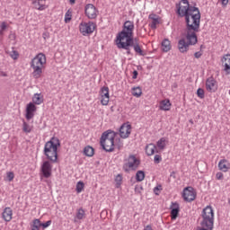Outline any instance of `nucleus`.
Listing matches in <instances>:
<instances>
[{
	"mask_svg": "<svg viewBox=\"0 0 230 230\" xmlns=\"http://www.w3.org/2000/svg\"><path fill=\"white\" fill-rule=\"evenodd\" d=\"M177 13L185 19V38L178 40L180 53H188L190 46H195L199 42L197 33L200 31V10L195 5L190 4L188 0H181L177 5Z\"/></svg>",
	"mask_w": 230,
	"mask_h": 230,
	"instance_id": "f257e3e1",
	"label": "nucleus"
},
{
	"mask_svg": "<svg viewBox=\"0 0 230 230\" xmlns=\"http://www.w3.org/2000/svg\"><path fill=\"white\" fill-rule=\"evenodd\" d=\"M58 146H60V140L57 137H52L44 146L43 154L53 164L58 163Z\"/></svg>",
	"mask_w": 230,
	"mask_h": 230,
	"instance_id": "f03ea898",
	"label": "nucleus"
},
{
	"mask_svg": "<svg viewBox=\"0 0 230 230\" xmlns=\"http://www.w3.org/2000/svg\"><path fill=\"white\" fill-rule=\"evenodd\" d=\"M46 55L43 53H39L31 61L30 66L32 69V78L34 80H39L42 76L44 69H46Z\"/></svg>",
	"mask_w": 230,
	"mask_h": 230,
	"instance_id": "7ed1b4c3",
	"label": "nucleus"
},
{
	"mask_svg": "<svg viewBox=\"0 0 230 230\" xmlns=\"http://www.w3.org/2000/svg\"><path fill=\"white\" fill-rule=\"evenodd\" d=\"M199 226L201 227L215 228V210L210 205L202 209L200 214Z\"/></svg>",
	"mask_w": 230,
	"mask_h": 230,
	"instance_id": "20e7f679",
	"label": "nucleus"
},
{
	"mask_svg": "<svg viewBox=\"0 0 230 230\" xmlns=\"http://www.w3.org/2000/svg\"><path fill=\"white\" fill-rule=\"evenodd\" d=\"M114 139H116V133L114 131L108 130L102 133L100 145L105 152H114L116 148Z\"/></svg>",
	"mask_w": 230,
	"mask_h": 230,
	"instance_id": "39448f33",
	"label": "nucleus"
},
{
	"mask_svg": "<svg viewBox=\"0 0 230 230\" xmlns=\"http://www.w3.org/2000/svg\"><path fill=\"white\" fill-rule=\"evenodd\" d=\"M134 40V22L126 21L122 31L118 33L116 40Z\"/></svg>",
	"mask_w": 230,
	"mask_h": 230,
	"instance_id": "423d86ee",
	"label": "nucleus"
},
{
	"mask_svg": "<svg viewBox=\"0 0 230 230\" xmlns=\"http://www.w3.org/2000/svg\"><path fill=\"white\" fill-rule=\"evenodd\" d=\"M94 30H96V23L93 22H81L79 24V31L84 35V37H87V35L94 33Z\"/></svg>",
	"mask_w": 230,
	"mask_h": 230,
	"instance_id": "0eeeda50",
	"label": "nucleus"
},
{
	"mask_svg": "<svg viewBox=\"0 0 230 230\" xmlns=\"http://www.w3.org/2000/svg\"><path fill=\"white\" fill-rule=\"evenodd\" d=\"M141 164L139 159L136 158V155H130L128 158V163L124 164L123 170L124 172H130V170L136 171Z\"/></svg>",
	"mask_w": 230,
	"mask_h": 230,
	"instance_id": "6e6552de",
	"label": "nucleus"
},
{
	"mask_svg": "<svg viewBox=\"0 0 230 230\" xmlns=\"http://www.w3.org/2000/svg\"><path fill=\"white\" fill-rule=\"evenodd\" d=\"M117 48L119 49H126L127 55H131L130 48L134 46V40H116Z\"/></svg>",
	"mask_w": 230,
	"mask_h": 230,
	"instance_id": "1a4fd4ad",
	"label": "nucleus"
},
{
	"mask_svg": "<svg viewBox=\"0 0 230 230\" xmlns=\"http://www.w3.org/2000/svg\"><path fill=\"white\" fill-rule=\"evenodd\" d=\"M182 198L185 202H193L197 199V192L193 187H186L183 189Z\"/></svg>",
	"mask_w": 230,
	"mask_h": 230,
	"instance_id": "9d476101",
	"label": "nucleus"
},
{
	"mask_svg": "<svg viewBox=\"0 0 230 230\" xmlns=\"http://www.w3.org/2000/svg\"><path fill=\"white\" fill-rule=\"evenodd\" d=\"M98 8H96V6H94V4H88L85 5L84 7V14L88 19H96V17H98Z\"/></svg>",
	"mask_w": 230,
	"mask_h": 230,
	"instance_id": "9b49d317",
	"label": "nucleus"
},
{
	"mask_svg": "<svg viewBox=\"0 0 230 230\" xmlns=\"http://www.w3.org/2000/svg\"><path fill=\"white\" fill-rule=\"evenodd\" d=\"M205 87L208 93H217L218 90V82H217V79L211 75L207 78Z\"/></svg>",
	"mask_w": 230,
	"mask_h": 230,
	"instance_id": "f8f14e48",
	"label": "nucleus"
},
{
	"mask_svg": "<svg viewBox=\"0 0 230 230\" xmlns=\"http://www.w3.org/2000/svg\"><path fill=\"white\" fill-rule=\"evenodd\" d=\"M53 171V165L51 161L47 160L41 164V173L45 179H49Z\"/></svg>",
	"mask_w": 230,
	"mask_h": 230,
	"instance_id": "ddd939ff",
	"label": "nucleus"
},
{
	"mask_svg": "<svg viewBox=\"0 0 230 230\" xmlns=\"http://www.w3.org/2000/svg\"><path fill=\"white\" fill-rule=\"evenodd\" d=\"M132 132V126L128 123H124L119 128V136L122 139H127Z\"/></svg>",
	"mask_w": 230,
	"mask_h": 230,
	"instance_id": "4468645a",
	"label": "nucleus"
},
{
	"mask_svg": "<svg viewBox=\"0 0 230 230\" xmlns=\"http://www.w3.org/2000/svg\"><path fill=\"white\" fill-rule=\"evenodd\" d=\"M35 112H37V106H35L33 102H30L29 104H27L25 115L26 119H33Z\"/></svg>",
	"mask_w": 230,
	"mask_h": 230,
	"instance_id": "2eb2a0df",
	"label": "nucleus"
},
{
	"mask_svg": "<svg viewBox=\"0 0 230 230\" xmlns=\"http://www.w3.org/2000/svg\"><path fill=\"white\" fill-rule=\"evenodd\" d=\"M170 209L171 220H177V217H179V213L181 211V206L177 202H172Z\"/></svg>",
	"mask_w": 230,
	"mask_h": 230,
	"instance_id": "dca6fc26",
	"label": "nucleus"
},
{
	"mask_svg": "<svg viewBox=\"0 0 230 230\" xmlns=\"http://www.w3.org/2000/svg\"><path fill=\"white\" fill-rule=\"evenodd\" d=\"M13 217V211L10 207L5 208L2 212V218L4 222H11Z\"/></svg>",
	"mask_w": 230,
	"mask_h": 230,
	"instance_id": "f3484780",
	"label": "nucleus"
},
{
	"mask_svg": "<svg viewBox=\"0 0 230 230\" xmlns=\"http://www.w3.org/2000/svg\"><path fill=\"white\" fill-rule=\"evenodd\" d=\"M149 19L151 20V22L149 23L151 30H157V24H159V16L152 13L149 14Z\"/></svg>",
	"mask_w": 230,
	"mask_h": 230,
	"instance_id": "a211bd4d",
	"label": "nucleus"
},
{
	"mask_svg": "<svg viewBox=\"0 0 230 230\" xmlns=\"http://www.w3.org/2000/svg\"><path fill=\"white\" fill-rule=\"evenodd\" d=\"M172 109V102H170V99H164L162 100L159 103V111H170Z\"/></svg>",
	"mask_w": 230,
	"mask_h": 230,
	"instance_id": "6ab92c4d",
	"label": "nucleus"
},
{
	"mask_svg": "<svg viewBox=\"0 0 230 230\" xmlns=\"http://www.w3.org/2000/svg\"><path fill=\"white\" fill-rule=\"evenodd\" d=\"M222 63L225 64L224 71L226 75H230V54H226L223 57Z\"/></svg>",
	"mask_w": 230,
	"mask_h": 230,
	"instance_id": "aec40b11",
	"label": "nucleus"
},
{
	"mask_svg": "<svg viewBox=\"0 0 230 230\" xmlns=\"http://www.w3.org/2000/svg\"><path fill=\"white\" fill-rule=\"evenodd\" d=\"M32 103L34 105H40L41 103H44V95H42V93H34L32 96Z\"/></svg>",
	"mask_w": 230,
	"mask_h": 230,
	"instance_id": "412c9836",
	"label": "nucleus"
},
{
	"mask_svg": "<svg viewBox=\"0 0 230 230\" xmlns=\"http://www.w3.org/2000/svg\"><path fill=\"white\" fill-rule=\"evenodd\" d=\"M218 168L221 172H229L230 165L229 163H227V160L222 159L218 163Z\"/></svg>",
	"mask_w": 230,
	"mask_h": 230,
	"instance_id": "4be33fe9",
	"label": "nucleus"
},
{
	"mask_svg": "<svg viewBox=\"0 0 230 230\" xmlns=\"http://www.w3.org/2000/svg\"><path fill=\"white\" fill-rule=\"evenodd\" d=\"M170 49H172V42L170 41V40L164 39L162 41V51H164V53H168Z\"/></svg>",
	"mask_w": 230,
	"mask_h": 230,
	"instance_id": "5701e85b",
	"label": "nucleus"
},
{
	"mask_svg": "<svg viewBox=\"0 0 230 230\" xmlns=\"http://www.w3.org/2000/svg\"><path fill=\"white\" fill-rule=\"evenodd\" d=\"M132 48L134 49V51L137 53V55H139V57H145V51H143V49H141V46H139V43L137 42H134L133 40V45Z\"/></svg>",
	"mask_w": 230,
	"mask_h": 230,
	"instance_id": "b1692460",
	"label": "nucleus"
},
{
	"mask_svg": "<svg viewBox=\"0 0 230 230\" xmlns=\"http://www.w3.org/2000/svg\"><path fill=\"white\" fill-rule=\"evenodd\" d=\"M156 146L154 144H149L146 146V155H154L155 154Z\"/></svg>",
	"mask_w": 230,
	"mask_h": 230,
	"instance_id": "393cba45",
	"label": "nucleus"
},
{
	"mask_svg": "<svg viewBox=\"0 0 230 230\" xmlns=\"http://www.w3.org/2000/svg\"><path fill=\"white\" fill-rule=\"evenodd\" d=\"M84 154L86 157H93V155H94V148L91 146H87L84 149Z\"/></svg>",
	"mask_w": 230,
	"mask_h": 230,
	"instance_id": "a878e982",
	"label": "nucleus"
},
{
	"mask_svg": "<svg viewBox=\"0 0 230 230\" xmlns=\"http://www.w3.org/2000/svg\"><path fill=\"white\" fill-rule=\"evenodd\" d=\"M132 94L136 96V98H139L141 94H143V90L141 87L137 86L132 88Z\"/></svg>",
	"mask_w": 230,
	"mask_h": 230,
	"instance_id": "bb28decb",
	"label": "nucleus"
},
{
	"mask_svg": "<svg viewBox=\"0 0 230 230\" xmlns=\"http://www.w3.org/2000/svg\"><path fill=\"white\" fill-rule=\"evenodd\" d=\"M136 181L137 182H142V181H145V172L137 171L136 173Z\"/></svg>",
	"mask_w": 230,
	"mask_h": 230,
	"instance_id": "cd10ccee",
	"label": "nucleus"
},
{
	"mask_svg": "<svg viewBox=\"0 0 230 230\" xmlns=\"http://www.w3.org/2000/svg\"><path fill=\"white\" fill-rule=\"evenodd\" d=\"M41 223L40 219H34L32 221L31 230H40Z\"/></svg>",
	"mask_w": 230,
	"mask_h": 230,
	"instance_id": "c85d7f7f",
	"label": "nucleus"
},
{
	"mask_svg": "<svg viewBox=\"0 0 230 230\" xmlns=\"http://www.w3.org/2000/svg\"><path fill=\"white\" fill-rule=\"evenodd\" d=\"M156 145L160 150H164V146H166V138L162 137L156 142Z\"/></svg>",
	"mask_w": 230,
	"mask_h": 230,
	"instance_id": "c756f323",
	"label": "nucleus"
},
{
	"mask_svg": "<svg viewBox=\"0 0 230 230\" xmlns=\"http://www.w3.org/2000/svg\"><path fill=\"white\" fill-rule=\"evenodd\" d=\"M84 217H85V210H84V208H79L76 213L77 220H83Z\"/></svg>",
	"mask_w": 230,
	"mask_h": 230,
	"instance_id": "7c9ffc66",
	"label": "nucleus"
},
{
	"mask_svg": "<svg viewBox=\"0 0 230 230\" xmlns=\"http://www.w3.org/2000/svg\"><path fill=\"white\" fill-rule=\"evenodd\" d=\"M84 181H78L76 183V192L77 193H82V191H84Z\"/></svg>",
	"mask_w": 230,
	"mask_h": 230,
	"instance_id": "2f4dec72",
	"label": "nucleus"
},
{
	"mask_svg": "<svg viewBox=\"0 0 230 230\" xmlns=\"http://www.w3.org/2000/svg\"><path fill=\"white\" fill-rule=\"evenodd\" d=\"M73 17V13L71 11H67L65 14V22H70Z\"/></svg>",
	"mask_w": 230,
	"mask_h": 230,
	"instance_id": "473e14b6",
	"label": "nucleus"
},
{
	"mask_svg": "<svg viewBox=\"0 0 230 230\" xmlns=\"http://www.w3.org/2000/svg\"><path fill=\"white\" fill-rule=\"evenodd\" d=\"M22 130H23V132H25L26 134H30V132H31V127L29 126L28 123L23 122Z\"/></svg>",
	"mask_w": 230,
	"mask_h": 230,
	"instance_id": "72a5a7b5",
	"label": "nucleus"
},
{
	"mask_svg": "<svg viewBox=\"0 0 230 230\" xmlns=\"http://www.w3.org/2000/svg\"><path fill=\"white\" fill-rule=\"evenodd\" d=\"M155 195H161V191H163V185L158 184L156 187L153 190Z\"/></svg>",
	"mask_w": 230,
	"mask_h": 230,
	"instance_id": "f704fd0d",
	"label": "nucleus"
},
{
	"mask_svg": "<svg viewBox=\"0 0 230 230\" xmlns=\"http://www.w3.org/2000/svg\"><path fill=\"white\" fill-rule=\"evenodd\" d=\"M122 181H123V176L121 174H118L115 178V182L117 186H121Z\"/></svg>",
	"mask_w": 230,
	"mask_h": 230,
	"instance_id": "c9c22d12",
	"label": "nucleus"
},
{
	"mask_svg": "<svg viewBox=\"0 0 230 230\" xmlns=\"http://www.w3.org/2000/svg\"><path fill=\"white\" fill-rule=\"evenodd\" d=\"M101 96H109V87L103 86L101 90Z\"/></svg>",
	"mask_w": 230,
	"mask_h": 230,
	"instance_id": "e433bc0d",
	"label": "nucleus"
},
{
	"mask_svg": "<svg viewBox=\"0 0 230 230\" xmlns=\"http://www.w3.org/2000/svg\"><path fill=\"white\" fill-rule=\"evenodd\" d=\"M101 103L102 105H109V100H110V96H101Z\"/></svg>",
	"mask_w": 230,
	"mask_h": 230,
	"instance_id": "4c0bfd02",
	"label": "nucleus"
},
{
	"mask_svg": "<svg viewBox=\"0 0 230 230\" xmlns=\"http://www.w3.org/2000/svg\"><path fill=\"white\" fill-rule=\"evenodd\" d=\"M10 57L13 58V60H17V58H19V52L17 50H13Z\"/></svg>",
	"mask_w": 230,
	"mask_h": 230,
	"instance_id": "58836bf2",
	"label": "nucleus"
},
{
	"mask_svg": "<svg viewBox=\"0 0 230 230\" xmlns=\"http://www.w3.org/2000/svg\"><path fill=\"white\" fill-rule=\"evenodd\" d=\"M197 95H198V97L200 98L201 100L204 99V97H205L204 89L199 88V89L197 90Z\"/></svg>",
	"mask_w": 230,
	"mask_h": 230,
	"instance_id": "ea45409f",
	"label": "nucleus"
},
{
	"mask_svg": "<svg viewBox=\"0 0 230 230\" xmlns=\"http://www.w3.org/2000/svg\"><path fill=\"white\" fill-rule=\"evenodd\" d=\"M7 178L9 182H12V181H13V179L15 178V174L13 173V172H7Z\"/></svg>",
	"mask_w": 230,
	"mask_h": 230,
	"instance_id": "a19ab883",
	"label": "nucleus"
},
{
	"mask_svg": "<svg viewBox=\"0 0 230 230\" xmlns=\"http://www.w3.org/2000/svg\"><path fill=\"white\" fill-rule=\"evenodd\" d=\"M161 161H163V157H161L160 155H155L154 159V162L155 163V164H159Z\"/></svg>",
	"mask_w": 230,
	"mask_h": 230,
	"instance_id": "79ce46f5",
	"label": "nucleus"
},
{
	"mask_svg": "<svg viewBox=\"0 0 230 230\" xmlns=\"http://www.w3.org/2000/svg\"><path fill=\"white\" fill-rule=\"evenodd\" d=\"M49 226H51V220H49L46 223H41V227H43V229L49 227Z\"/></svg>",
	"mask_w": 230,
	"mask_h": 230,
	"instance_id": "37998d69",
	"label": "nucleus"
},
{
	"mask_svg": "<svg viewBox=\"0 0 230 230\" xmlns=\"http://www.w3.org/2000/svg\"><path fill=\"white\" fill-rule=\"evenodd\" d=\"M216 179H217V181H222V180H224V173H222V172H217V173L216 174Z\"/></svg>",
	"mask_w": 230,
	"mask_h": 230,
	"instance_id": "c03bdc74",
	"label": "nucleus"
},
{
	"mask_svg": "<svg viewBox=\"0 0 230 230\" xmlns=\"http://www.w3.org/2000/svg\"><path fill=\"white\" fill-rule=\"evenodd\" d=\"M47 6L46 4H40V6H36V10H39L40 12H42L43 10H46Z\"/></svg>",
	"mask_w": 230,
	"mask_h": 230,
	"instance_id": "a18cd8bd",
	"label": "nucleus"
},
{
	"mask_svg": "<svg viewBox=\"0 0 230 230\" xmlns=\"http://www.w3.org/2000/svg\"><path fill=\"white\" fill-rule=\"evenodd\" d=\"M202 55H203L202 50H199V51L194 53L195 58H200V57H202Z\"/></svg>",
	"mask_w": 230,
	"mask_h": 230,
	"instance_id": "49530a36",
	"label": "nucleus"
},
{
	"mask_svg": "<svg viewBox=\"0 0 230 230\" xmlns=\"http://www.w3.org/2000/svg\"><path fill=\"white\" fill-rule=\"evenodd\" d=\"M0 30H2V31H4V30H6V22H3L1 23Z\"/></svg>",
	"mask_w": 230,
	"mask_h": 230,
	"instance_id": "de8ad7c7",
	"label": "nucleus"
},
{
	"mask_svg": "<svg viewBox=\"0 0 230 230\" xmlns=\"http://www.w3.org/2000/svg\"><path fill=\"white\" fill-rule=\"evenodd\" d=\"M137 75H139V73L137 72V70H134V71H133V75H132L133 80H136V78H137Z\"/></svg>",
	"mask_w": 230,
	"mask_h": 230,
	"instance_id": "09e8293b",
	"label": "nucleus"
},
{
	"mask_svg": "<svg viewBox=\"0 0 230 230\" xmlns=\"http://www.w3.org/2000/svg\"><path fill=\"white\" fill-rule=\"evenodd\" d=\"M40 1H42V0H33L32 4H34V5L38 4V6H40V4H40Z\"/></svg>",
	"mask_w": 230,
	"mask_h": 230,
	"instance_id": "8fccbe9b",
	"label": "nucleus"
},
{
	"mask_svg": "<svg viewBox=\"0 0 230 230\" xmlns=\"http://www.w3.org/2000/svg\"><path fill=\"white\" fill-rule=\"evenodd\" d=\"M197 230H213V228L204 227V226H198Z\"/></svg>",
	"mask_w": 230,
	"mask_h": 230,
	"instance_id": "3c124183",
	"label": "nucleus"
},
{
	"mask_svg": "<svg viewBox=\"0 0 230 230\" xmlns=\"http://www.w3.org/2000/svg\"><path fill=\"white\" fill-rule=\"evenodd\" d=\"M223 6H227V4L229 3V0H220Z\"/></svg>",
	"mask_w": 230,
	"mask_h": 230,
	"instance_id": "603ef678",
	"label": "nucleus"
},
{
	"mask_svg": "<svg viewBox=\"0 0 230 230\" xmlns=\"http://www.w3.org/2000/svg\"><path fill=\"white\" fill-rule=\"evenodd\" d=\"M9 39H11L12 40H15L16 39L15 33H10Z\"/></svg>",
	"mask_w": 230,
	"mask_h": 230,
	"instance_id": "864d4df0",
	"label": "nucleus"
},
{
	"mask_svg": "<svg viewBox=\"0 0 230 230\" xmlns=\"http://www.w3.org/2000/svg\"><path fill=\"white\" fill-rule=\"evenodd\" d=\"M42 37L46 40V39L49 38V34L48 32H43Z\"/></svg>",
	"mask_w": 230,
	"mask_h": 230,
	"instance_id": "5fc2aeb1",
	"label": "nucleus"
},
{
	"mask_svg": "<svg viewBox=\"0 0 230 230\" xmlns=\"http://www.w3.org/2000/svg\"><path fill=\"white\" fill-rule=\"evenodd\" d=\"M144 230H154V229L152 228V225H147V226L144 228Z\"/></svg>",
	"mask_w": 230,
	"mask_h": 230,
	"instance_id": "6e6d98bb",
	"label": "nucleus"
},
{
	"mask_svg": "<svg viewBox=\"0 0 230 230\" xmlns=\"http://www.w3.org/2000/svg\"><path fill=\"white\" fill-rule=\"evenodd\" d=\"M170 176L172 177L173 179H175L176 178L175 177V172H172Z\"/></svg>",
	"mask_w": 230,
	"mask_h": 230,
	"instance_id": "4d7b16f0",
	"label": "nucleus"
},
{
	"mask_svg": "<svg viewBox=\"0 0 230 230\" xmlns=\"http://www.w3.org/2000/svg\"><path fill=\"white\" fill-rule=\"evenodd\" d=\"M70 4H75V3H76V0H69Z\"/></svg>",
	"mask_w": 230,
	"mask_h": 230,
	"instance_id": "13d9d810",
	"label": "nucleus"
},
{
	"mask_svg": "<svg viewBox=\"0 0 230 230\" xmlns=\"http://www.w3.org/2000/svg\"><path fill=\"white\" fill-rule=\"evenodd\" d=\"M4 34V31H3L2 29H0V36H3Z\"/></svg>",
	"mask_w": 230,
	"mask_h": 230,
	"instance_id": "bf43d9fd",
	"label": "nucleus"
},
{
	"mask_svg": "<svg viewBox=\"0 0 230 230\" xmlns=\"http://www.w3.org/2000/svg\"><path fill=\"white\" fill-rule=\"evenodd\" d=\"M202 49H204V45H200V51H202Z\"/></svg>",
	"mask_w": 230,
	"mask_h": 230,
	"instance_id": "052dcab7",
	"label": "nucleus"
},
{
	"mask_svg": "<svg viewBox=\"0 0 230 230\" xmlns=\"http://www.w3.org/2000/svg\"><path fill=\"white\" fill-rule=\"evenodd\" d=\"M191 125H193V119L189 120Z\"/></svg>",
	"mask_w": 230,
	"mask_h": 230,
	"instance_id": "680f3d73",
	"label": "nucleus"
},
{
	"mask_svg": "<svg viewBox=\"0 0 230 230\" xmlns=\"http://www.w3.org/2000/svg\"><path fill=\"white\" fill-rule=\"evenodd\" d=\"M4 76H6V74H4Z\"/></svg>",
	"mask_w": 230,
	"mask_h": 230,
	"instance_id": "e2e57ef3",
	"label": "nucleus"
}]
</instances>
